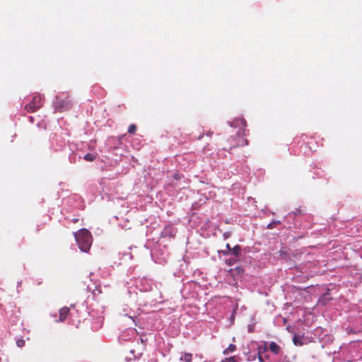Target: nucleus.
<instances>
[{
  "label": "nucleus",
  "instance_id": "obj_14",
  "mask_svg": "<svg viewBox=\"0 0 362 362\" xmlns=\"http://www.w3.org/2000/svg\"><path fill=\"white\" fill-rule=\"evenodd\" d=\"M226 249H227L226 250H222V251H220L219 252L223 253L224 255H229V253L230 252V250L232 248L230 247V245L228 243L226 244Z\"/></svg>",
  "mask_w": 362,
  "mask_h": 362
},
{
  "label": "nucleus",
  "instance_id": "obj_1",
  "mask_svg": "<svg viewBox=\"0 0 362 362\" xmlns=\"http://www.w3.org/2000/svg\"><path fill=\"white\" fill-rule=\"evenodd\" d=\"M75 239L77 242L79 249L84 252H87L92 245V235L85 228H82L74 233Z\"/></svg>",
  "mask_w": 362,
  "mask_h": 362
},
{
  "label": "nucleus",
  "instance_id": "obj_15",
  "mask_svg": "<svg viewBox=\"0 0 362 362\" xmlns=\"http://www.w3.org/2000/svg\"><path fill=\"white\" fill-rule=\"evenodd\" d=\"M136 130V126L135 124H131L128 128V132L129 134H134Z\"/></svg>",
  "mask_w": 362,
  "mask_h": 362
},
{
  "label": "nucleus",
  "instance_id": "obj_11",
  "mask_svg": "<svg viewBox=\"0 0 362 362\" xmlns=\"http://www.w3.org/2000/svg\"><path fill=\"white\" fill-rule=\"evenodd\" d=\"M238 258L231 256V257H230L229 259H226V263L228 265L231 266V265H233L235 263H236L238 262Z\"/></svg>",
  "mask_w": 362,
  "mask_h": 362
},
{
  "label": "nucleus",
  "instance_id": "obj_4",
  "mask_svg": "<svg viewBox=\"0 0 362 362\" xmlns=\"http://www.w3.org/2000/svg\"><path fill=\"white\" fill-rule=\"evenodd\" d=\"M267 342H264V345H260L257 348L258 360L259 362H264L262 354L269 350V346H267Z\"/></svg>",
  "mask_w": 362,
  "mask_h": 362
},
{
  "label": "nucleus",
  "instance_id": "obj_13",
  "mask_svg": "<svg viewBox=\"0 0 362 362\" xmlns=\"http://www.w3.org/2000/svg\"><path fill=\"white\" fill-rule=\"evenodd\" d=\"M281 223V221H274L272 222H271L270 223H269L267 225V228L269 229H272L274 228V226L277 224H280Z\"/></svg>",
  "mask_w": 362,
  "mask_h": 362
},
{
  "label": "nucleus",
  "instance_id": "obj_22",
  "mask_svg": "<svg viewBox=\"0 0 362 362\" xmlns=\"http://www.w3.org/2000/svg\"><path fill=\"white\" fill-rule=\"evenodd\" d=\"M247 144H248V141H247L246 139H245V140H244V143H243V144H241L240 145H241V146H244V145H247Z\"/></svg>",
  "mask_w": 362,
  "mask_h": 362
},
{
  "label": "nucleus",
  "instance_id": "obj_8",
  "mask_svg": "<svg viewBox=\"0 0 362 362\" xmlns=\"http://www.w3.org/2000/svg\"><path fill=\"white\" fill-rule=\"evenodd\" d=\"M305 339L295 335L293 338V342L296 346H303L305 344Z\"/></svg>",
  "mask_w": 362,
  "mask_h": 362
},
{
  "label": "nucleus",
  "instance_id": "obj_25",
  "mask_svg": "<svg viewBox=\"0 0 362 362\" xmlns=\"http://www.w3.org/2000/svg\"><path fill=\"white\" fill-rule=\"evenodd\" d=\"M202 137V136H199L198 139H201Z\"/></svg>",
  "mask_w": 362,
  "mask_h": 362
},
{
  "label": "nucleus",
  "instance_id": "obj_20",
  "mask_svg": "<svg viewBox=\"0 0 362 362\" xmlns=\"http://www.w3.org/2000/svg\"><path fill=\"white\" fill-rule=\"evenodd\" d=\"M270 359L269 355L267 354L264 356V361L266 362V361H269Z\"/></svg>",
  "mask_w": 362,
  "mask_h": 362
},
{
  "label": "nucleus",
  "instance_id": "obj_23",
  "mask_svg": "<svg viewBox=\"0 0 362 362\" xmlns=\"http://www.w3.org/2000/svg\"><path fill=\"white\" fill-rule=\"evenodd\" d=\"M223 236H224V238L226 239V238H228L229 234L228 233H224Z\"/></svg>",
  "mask_w": 362,
  "mask_h": 362
},
{
  "label": "nucleus",
  "instance_id": "obj_7",
  "mask_svg": "<svg viewBox=\"0 0 362 362\" xmlns=\"http://www.w3.org/2000/svg\"><path fill=\"white\" fill-rule=\"evenodd\" d=\"M69 313V308L64 307L59 310V321H64Z\"/></svg>",
  "mask_w": 362,
  "mask_h": 362
},
{
  "label": "nucleus",
  "instance_id": "obj_12",
  "mask_svg": "<svg viewBox=\"0 0 362 362\" xmlns=\"http://www.w3.org/2000/svg\"><path fill=\"white\" fill-rule=\"evenodd\" d=\"M83 158L87 161H93L96 158V156L93 153H86Z\"/></svg>",
  "mask_w": 362,
  "mask_h": 362
},
{
  "label": "nucleus",
  "instance_id": "obj_18",
  "mask_svg": "<svg viewBox=\"0 0 362 362\" xmlns=\"http://www.w3.org/2000/svg\"><path fill=\"white\" fill-rule=\"evenodd\" d=\"M329 299H330L329 294L328 293H326L323 295L322 300L327 301V300H329Z\"/></svg>",
  "mask_w": 362,
  "mask_h": 362
},
{
  "label": "nucleus",
  "instance_id": "obj_24",
  "mask_svg": "<svg viewBox=\"0 0 362 362\" xmlns=\"http://www.w3.org/2000/svg\"><path fill=\"white\" fill-rule=\"evenodd\" d=\"M242 122L244 123V124H245V120H243Z\"/></svg>",
  "mask_w": 362,
  "mask_h": 362
},
{
  "label": "nucleus",
  "instance_id": "obj_10",
  "mask_svg": "<svg viewBox=\"0 0 362 362\" xmlns=\"http://www.w3.org/2000/svg\"><path fill=\"white\" fill-rule=\"evenodd\" d=\"M236 349V346L234 344H230L228 348L223 351V354L227 355L229 353L234 352Z\"/></svg>",
  "mask_w": 362,
  "mask_h": 362
},
{
  "label": "nucleus",
  "instance_id": "obj_6",
  "mask_svg": "<svg viewBox=\"0 0 362 362\" xmlns=\"http://www.w3.org/2000/svg\"><path fill=\"white\" fill-rule=\"evenodd\" d=\"M240 250H241L240 246L237 245L230 250V252L229 253V255H231L234 257L239 259V257L241 256Z\"/></svg>",
  "mask_w": 362,
  "mask_h": 362
},
{
  "label": "nucleus",
  "instance_id": "obj_19",
  "mask_svg": "<svg viewBox=\"0 0 362 362\" xmlns=\"http://www.w3.org/2000/svg\"><path fill=\"white\" fill-rule=\"evenodd\" d=\"M247 330L250 333L253 332L255 330V325H249L247 326Z\"/></svg>",
  "mask_w": 362,
  "mask_h": 362
},
{
  "label": "nucleus",
  "instance_id": "obj_9",
  "mask_svg": "<svg viewBox=\"0 0 362 362\" xmlns=\"http://www.w3.org/2000/svg\"><path fill=\"white\" fill-rule=\"evenodd\" d=\"M192 355L189 353L182 354L180 361L181 362H191L192 361Z\"/></svg>",
  "mask_w": 362,
  "mask_h": 362
},
{
  "label": "nucleus",
  "instance_id": "obj_16",
  "mask_svg": "<svg viewBox=\"0 0 362 362\" xmlns=\"http://www.w3.org/2000/svg\"><path fill=\"white\" fill-rule=\"evenodd\" d=\"M16 345L18 347H23L25 345V340L23 339H19L16 341Z\"/></svg>",
  "mask_w": 362,
  "mask_h": 362
},
{
  "label": "nucleus",
  "instance_id": "obj_21",
  "mask_svg": "<svg viewBox=\"0 0 362 362\" xmlns=\"http://www.w3.org/2000/svg\"><path fill=\"white\" fill-rule=\"evenodd\" d=\"M235 270L238 272V274L243 272V269L240 267H236Z\"/></svg>",
  "mask_w": 362,
  "mask_h": 362
},
{
  "label": "nucleus",
  "instance_id": "obj_17",
  "mask_svg": "<svg viewBox=\"0 0 362 362\" xmlns=\"http://www.w3.org/2000/svg\"><path fill=\"white\" fill-rule=\"evenodd\" d=\"M222 362H237V359H236L235 356H231V357L225 358V360L223 361Z\"/></svg>",
  "mask_w": 362,
  "mask_h": 362
},
{
  "label": "nucleus",
  "instance_id": "obj_5",
  "mask_svg": "<svg viewBox=\"0 0 362 362\" xmlns=\"http://www.w3.org/2000/svg\"><path fill=\"white\" fill-rule=\"evenodd\" d=\"M269 350L276 355H280L282 354V349L279 345L274 341H271L269 344Z\"/></svg>",
  "mask_w": 362,
  "mask_h": 362
},
{
  "label": "nucleus",
  "instance_id": "obj_3",
  "mask_svg": "<svg viewBox=\"0 0 362 362\" xmlns=\"http://www.w3.org/2000/svg\"><path fill=\"white\" fill-rule=\"evenodd\" d=\"M42 105V98L41 95H35L33 97L32 101L25 105V109L28 112H35L40 108Z\"/></svg>",
  "mask_w": 362,
  "mask_h": 362
},
{
  "label": "nucleus",
  "instance_id": "obj_2",
  "mask_svg": "<svg viewBox=\"0 0 362 362\" xmlns=\"http://www.w3.org/2000/svg\"><path fill=\"white\" fill-rule=\"evenodd\" d=\"M54 105L56 110L59 112H64L71 107L72 103L68 95L64 98L60 95H57L54 102Z\"/></svg>",
  "mask_w": 362,
  "mask_h": 362
}]
</instances>
